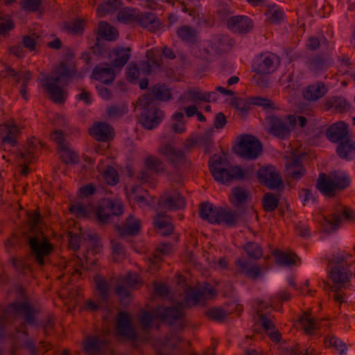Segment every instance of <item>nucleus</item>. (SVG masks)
<instances>
[{
	"instance_id": "338daca9",
	"label": "nucleus",
	"mask_w": 355,
	"mask_h": 355,
	"mask_svg": "<svg viewBox=\"0 0 355 355\" xmlns=\"http://www.w3.org/2000/svg\"><path fill=\"white\" fill-rule=\"evenodd\" d=\"M329 104L339 112L347 110L349 105L348 102L342 97H334L329 101Z\"/></svg>"
},
{
	"instance_id": "aec40b11",
	"label": "nucleus",
	"mask_w": 355,
	"mask_h": 355,
	"mask_svg": "<svg viewBox=\"0 0 355 355\" xmlns=\"http://www.w3.org/2000/svg\"><path fill=\"white\" fill-rule=\"evenodd\" d=\"M29 245L37 263L40 266H43L45 263V258L50 254L53 250V245L46 238L33 237L29 241Z\"/></svg>"
},
{
	"instance_id": "1a4fd4ad",
	"label": "nucleus",
	"mask_w": 355,
	"mask_h": 355,
	"mask_svg": "<svg viewBox=\"0 0 355 355\" xmlns=\"http://www.w3.org/2000/svg\"><path fill=\"white\" fill-rule=\"evenodd\" d=\"M137 105L142 110L140 121L142 125L148 130L156 128L164 119V112L157 105L153 98L149 94L141 96Z\"/></svg>"
},
{
	"instance_id": "de8ad7c7",
	"label": "nucleus",
	"mask_w": 355,
	"mask_h": 355,
	"mask_svg": "<svg viewBox=\"0 0 355 355\" xmlns=\"http://www.w3.org/2000/svg\"><path fill=\"white\" fill-rule=\"evenodd\" d=\"M324 344L327 347H332L341 354H345L347 351L346 344L334 335H327L324 339Z\"/></svg>"
},
{
	"instance_id": "ddd939ff",
	"label": "nucleus",
	"mask_w": 355,
	"mask_h": 355,
	"mask_svg": "<svg viewBox=\"0 0 355 355\" xmlns=\"http://www.w3.org/2000/svg\"><path fill=\"white\" fill-rule=\"evenodd\" d=\"M96 289L98 292L96 301L87 300L84 305V309L86 311H96L103 309L108 300L111 283L104 277L96 275L94 277Z\"/></svg>"
},
{
	"instance_id": "ea45409f",
	"label": "nucleus",
	"mask_w": 355,
	"mask_h": 355,
	"mask_svg": "<svg viewBox=\"0 0 355 355\" xmlns=\"http://www.w3.org/2000/svg\"><path fill=\"white\" fill-rule=\"evenodd\" d=\"M161 151L174 166H178L184 162L183 152L175 148L170 144H166L162 148Z\"/></svg>"
},
{
	"instance_id": "f03ea898",
	"label": "nucleus",
	"mask_w": 355,
	"mask_h": 355,
	"mask_svg": "<svg viewBox=\"0 0 355 355\" xmlns=\"http://www.w3.org/2000/svg\"><path fill=\"white\" fill-rule=\"evenodd\" d=\"M69 246L76 251L80 247L81 241H85L89 245V248L85 255V260H82L78 256H73L69 261H63V276L69 279L70 284L79 278L83 269L92 270L97 266V259L91 256L101 252L102 245L96 233L90 230H83L80 228L79 233L69 232Z\"/></svg>"
},
{
	"instance_id": "4be33fe9",
	"label": "nucleus",
	"mask_w": 355,
	"mask_h": 355,
	"mask_svg": "<svg viewBox=\"0 0 355 355\" xmlns=\"http://www.w3.org/2000/svg\"><path fill=\"white\" fill-rule=\"evenodd\" d=\"M116 334L128 339L135 340L137 334L129 313L120 312L116 318Z\"/></svg>"
},
{
	"instance_id": "bb28decb",
	"label": "nucleus",
	"mask_w": 355,
	"mask_h": 355,
	"mask_svg": "<svg viewBox=\"0 0 355 355\" xmlns=\"http://www.w3.org/2000/svg\"><path fill=\"white\" fill-rule=\"evenodd\" d=\"M251 105L262 107L264 109H270L272 107V103L270 100L261 97H252L247 101L243 99H237L235 101V106L238 110L245 112L250 109Z\"/></svg>"
},
{
	"instance_id": "39448f33",
	"label": "nucleus",
	"mask_w": 355,
	"mask_h": 355,
	"mask_svg": "<svg viewBox=\"0 0 355 355\" xmlns=\"http://www.w3.org/2000/svg\"><path fill=\"white\" fill-rule=\"evenodd\" d=\"M209 167L214 180L220 183H225L232 180H243L250 176L251 168H241L239 166L230 165L226 159L218 155H213L209 160Z\"/></svg>"
},
{
	"instance_id": "f3484780",
	"label": "nucleus",
	"mask_w": 355,
	"mask_h": 355,
	"mask_svg": "<svg viewBox=\"0 0 355 355\" xmlns=\"http://www.w3.org/2000/svg\"><path fill=\"white\" fill-rule=\"evenodd\" d=\"M141 285L140 277L135 272H128L125 276H121L118 279L115 292L121 299H128L130 295V288H137Z\"/></svg>"
},
{
	"instance_id": "9b49d317",
	"label": "nucleus",
	"mask_w": 355,
	"mask_h": 355,
	"mask_svg": "<svg viewBox=\"0 0 355 355\" xmlns=\"http://www.w3.org/2000/svg\"><path fill=\"white\" fill-rule=\"evenodd\" d=\"M278 64V58L273 53H265L257 56L252 66L256 73L253 79L257 85L266 87L270 80L268 75L276 70Z\"/></svg>"
},
{
	"instance_id": "c9c22d12",
	"label": "nucleus",
	"mask_w": 355,
	"mask_h": 355,
	"mask_svg": "<svg viewBox=\"0 0 355 355\" xmlns=\"http://www.w3.org/2000/svg\"><path fill=\"white\" fill-rule=\"evenodd\" d=\"M154 224L157 232L163 236H167L173 231L171 218L164 214L158 213L154 218Z\"/></svg>"
},
{
	"instance_id": "603ef678",
	"label": "nucleus",
	"mask_w": 355,
	"mask_h": 355,
	"mask_svg": "<svg viewBox=\"0 0 355 355\" xmlns=\"http://www.w3.org/2000/svg\"><path fill=\"white\" fill-rule=\"evenodd\" d=\"M59 150L62 160L66 164H75L78 161V155L71 148L69 144L65 146Z\"/></svg>"
},
{
	"instance_id": "bf43d9fd",
	"label": "nucleus",
	"mask_w": 355,
	"mask_h": 355,
	"mask_svg": "<svg viewBox=\"0 0 355 355\" xmlns=\"http://www.w3.org/2000/svg\"><path fill=\"white\" fill-rule=\"evenodd\" d=\"M243 249L252 259H258L262 256V250L256 243L249 242L244 245Z\"/></svg>"
},
{
	"instance_id": "8fccbe9b",
	"label": "nucleus",
	"mask_w": 355,
	"mask_h": 355,
	"mask_svg": "<svg viewBox=\"0 0 355 355\" xmlns=\"http://www.w3.org/2000/svg\"><path fill=\"white\" fill-rule=\"evenodd\" d=\"M178 339H166L164 344L161 352L157 355H178L180 346L178 344Z\"/></svg>"
},
{
	"instance_id": "473e14b6",
	"label": "nucleus",
	"mask_w": 355,
	"mask_h": 355,
	"mask_svg": "<svg viewBox=\"0 0 355 355\" xmlns=\"http://www.w3.org/2000/svg\"><path fill=\"white\" fill-rule=\"evenodd\" d=\"M228 28L234 32L244 33L252 28V22L246 16H234L227 22Z\"/></svg>"
},
{
	"instance_id": "4468645a",
	"label": "nucleus",
	"mask_w": 355,
	"mask_h": 355,
	"mask_svg": "<svg viewBox=\"0 0 355 355\" xmlns=\"http://www.w3.org/2000/svg\"><path fill=\"white\" fill-rule=\"evenodd\" d=\"M234 150L236 153L243 158L254 159L260 155L262 146L256 137L245 135L239 139Z\"/></svg>"
},
{
	"instance_id": "20e7f679",
	"label": "nucleus",
	"mask_w": 355,
	"mask_h": 355,
	"mask_svg": "<svg viewBox=\"0 0 355 355\" xmlns=\"http://www.w3.org/2000/svg\"><path fill=\"white\" fill-rule=\"evenodd\" d=\"M291 297V295L288 291L282 290L277 292L274 297L265 300H257L253 305L261 326L273 342H279L281 336L279 331L275 329L270 311L272 309L280 311L281 308L278 306L277 303L286 302Z\"/></svg>"
},
{
	"instance_id": "72a5a7b5",
	"label": "nucleus",
	"mask_w": 355,
	"mask_h": 355,
	"mask_svg": "<svg viewBox=\"0 0 355 355\" xmlns=\"http://www.w3.org/2000/svg\"><path fill=\"white\" fill-rule=\"evenodd\" d=\"M141 220L135 217L130 216L126 220L118 227L119 233L121 236L130 235L134 236L139 233L141 228Z\"/></svg>"
},
{
	"instance_id": "b1692460",
	"label": "nucleus",
	"mask_w": 355,
	"mask_h": 355,
	"mask_svg": "<svg viewBox=\"0 0 355 355\" xmlns=\"http://www.w3.org/2000/svg\"><path fill=\"white\" fill-rule=\"evenodd\" d=\"M19 134L20 128L12 119H9L0 125V137L3 144L15 146Z\"/></svg>"
},
{
	"instance_id": "e2e57ef3",
	"label": "nucleus",
	"mask_w": 355,
	"mask_h": 355,
	"mask_svg": "<svg viewBox=\"0 0 355 355\" xmlns=\"http://www.w3.org/2000/svg\"><path fill=\"white\" fill-rule=\"evenodd\" d=\"M103 178L110 185H115L119 182L117 171L112 166H107L103 173Z\"/></svg>"
},
{
	"instance_id": "a211bd4d",
	"label": "nucleus",
	"mask_w": 355,
	"mask_h": 355,
	"mask_svg": "<svg viewBox=\"0 0 355 355\" xmlns=\"http://www.w3.org/2000/svg\"><path fill=\"white\" fill-rule=\"evenodd\" d=\"M42 144L35 138H31L27 141V144L19 153V158L24 162L21 174L26 175L28 173V164L32 162L40 154Z\"/></svg>"
},
{
	"instance_id": "79ce46f5",
	"label": "nucleus",
	"mask_w": 355,
	"mask_h": 355,
	"mask_svg": "<svg viewBox=\"0 0 355 355\" xmlns=\"http://www.w3.org/2000/svg\"><path fill=\"white\" fill-rule=\"evenodd\" d=\"M98 34L99 37L108 41H114L119 37L116 28L105 21L99 23Z\"/></svg>"
},
{
	"instance_id": "c756f323",
	"label": "nucleus",
	"mask_w": 355,
	"mask_h": 355,
	"mask_svg": "<svg viewBox=\"0 0 355 355\" xmlns=\"http://www.w3.org/2000/svg\"><path fill=\"white\" fill-rule=\"evenodd\" d=\"M92 77L102 83L109 84L114 80L115 72L107 64H99L93 69Z\"/></svg>"
},
{
	"instance_id": "f704fd0d",
	"label": "nucleus",
	"mask_w": 355,
	"mask_h": 355,
	"mask_svg": "<svg viewBox=\"0 0 355 355\" xmlns=\"http://www.w3.org/2000/svg\"><path fill=\"white\" fill-rule=\"evenodd\" d=\"M348 125L340 121L331 125L327 130V137L333 142H338L347 135Z\"/></svg>"
},
{
	"instance_id": "412c9836",
	"label": "nucleus",
	"mask_w": 355,
	"mask_h": 355,
	"mask_svg": "<svg viewBox=\"0 0 355 355\" xmlns=\"http://www.w3.org/2000/svg\"><path fill=\"white\" fill-rule=\"evenodd\" d=\"M304 153H299L297 150L291 153V155L286 157V171L287 175L293 179H300L304 174V168L302 164Z\"/></svg>"
},
{
	"instance_id": "37998d69",
	"label": "nucleus",
	"mask_w": 355,
	"mask_h": 355,
	"mask_svg": "<svg viewBox=\"0 0 355 355\" xmlns=\"http://www.w3.org/2000/svg\"><path fill=\"white\" fill-rule=\"evenodd\" d=\"M121 5V0H108L100 4L96 9V14L99 17L112 13L116 10Z\"/></svg>"
},
{
	"instance_id": "13d9d810",
	"label": "nucleus",
	"mask_w": 355,
	"mask_h": 355,
	"mask_svg": "<svg viewBox=\"0 0 355 355\" xmlns=\"http://www.w3.org/2000/svg\"><path fill=\"white\" fill-rule=\"evenodd\" d=\"M84 26L85 21L77 19L72 21L65 22L64 24L63 28L69 33L77 34L83 32Z\"/></svg>"
},
{
	"instance_id": "cd10ccee",
	"label": "nucleus",
	"mask_w": 355,
	"mask_h": 355,
	"mask_svg": "<svg viewBox=\"0 0 355 355\" xmlns=\"http://www.w3.org/2000/svg\"><path fill=\"white\" fill-rule=\"evenodd\" d=\"M89 134L96 140L106 141L114 137L113 129L106 123H95L89 130Z\"/></svg>"
},
{
	"instance_id": "423d86ee",
	"label": "nucleus",
	"mask_w": 355,
	"mask_h": 355,
	"mask_svg": "<svg viewBox=\"0 0 355 355\" xmlns=\"http://www.w3.org/2000/svg\"><path fill=\"white\" fill-rule=\"evenodd\" d=\"M306 119L304 116L295 114L286 115L284 117L268 116L264 126L266 130L275 137L284 139L289 135L292 128L297 125L304 127Z\"/></svg>"
},
{
	"instance_id": "c03bdc74",
	"label": "nucleus",
	"mask_w": 355,
	"mask_h": 355,
	"mask_svg": "<svg viewBox=\"0 0 355 355\" xmlns=\"http://www.w3.org/2000/svg\"><path fill=\"white\" fill-rule=\"evenodd\" d=\"M152 93L155 99L168 101L173 98L171 89L165 85L157 84L153 86Z\"/></svg>"
},
{
	"instance_id": "e433bc0d",
	"label": "nucleus",
	"mask_w": 355,
	"mask_h": 355,
	"mask_svg": "<svg viewBox=\"0 0 355 355\" xmlns=\"http://www.w3.org/2000/svg\"><path fill=\"white\" fill-rule=\"evenodd\" d=\"M236 265L238 270L248 277L257 278L261 275L260 268L245 258L238 259Z\"/></svg>"
},
{
	"instance_id": "680f3d73",
	"label": "nucleus",
	"mask_w": 355,
	"mask_h": 355,
	"mask_svg": "<svg viewBox=\"0 0 355 355\" xmlns=\"http://www.w3.org/2000/svg\"><path fill=\"white\" fill-rule=\"evenodd\" d=\"M148 169L157 173L164 171L163 163L157 157L150 156L145 161Z\"/></svg>"
},
{
	"instance_id": "6e6d98bb",
	"label": "nucleus",
	"mask_w": 355,
	"mask_h": 355,
	"mask_svg": "<svg viewBox=\"0 0 355 355\" xmlns=\"http://www.w3.org/2000/svg\"><path fill=\"white\" fill-rule=\"evenodd\" d=\"M247 198L248 194L245 189L241 187H236L232 189L230 200L234 205L239 206L244 203Z\"/></svg>"
},
{
	"instance_id": "0e129e2a",
	"label": "nucleus",
	"mask_w": 355,
	"mask_h": 355,
	"mask_svg": "<svg viewBox=\"0 0 355 355\" xmlns=\"http://www.w3.org/2000/svg\"><path fill=\"white\" fill-rule=\"evenodd\" d=\"M78 295L77 291L73 290V288H64L60 293V296L64 300H66L64 302L66 304H70V305L75 306L76 303V295Z\"/></svg>"
},
{
	"instance_id": "052dcab7",
	"label": "nucleus",
	"mask_w": 355,
	"mask_h": 355,
	"mask_svg": "<svg viewBox=\"0 0 355 355\" xmlns=\"http://www.w3.org/2000/svg\"><path fill=\"white\" fill-rule=\"evenodd\" d=\"M266 15L270 22L276 24L283 19L284 12L278 7L272 6L267 10Z\"/></svg>"
},
{
	"instance_id": "69168bd1",
	"label": "nucleus",
	"mask_w": 355,
	"mask_h": 355,
	"mask_svg": "<svg viewBox=\"0 0 355 355\" xmlns=\"http://www.w3.org/2000/svg\"><path fill=\"white\" fill-rule=\"evenodd\" d=\"M213 132L214 130L211 128L205 132L203 135L197 136L199 146L205 147L206 150H208L212 142L211 137Z\"/></svg>"
},
{
	"instance_id": "6ab92c4d",
	"label": "nucleus",
	"mask_w": 355,
	"mask_h": 355,
	"mask_svg": "<svg viewBox=\"0 0 355 355\" xmlns=\"http://www.w3.org/2000/svg\"><path fill=\"white\" fill-rule=\"evenodd\" d=\"M259 181L269 189H277L283 184L278 171L272 166L260 168L257 172Z\"/></svg>"
},
{
	"instance_id": "5701e85b",
	"label": "nucleus",
	"mask_w": 355,
	"mask_h": 355,
	"mask_svg": "<svg viewBox=\"0 0 355 355\" xmlns=\"http://www.w3.org/2000/svg\"><path fill=\"white\" fill-rule=\"evenodd\" d=\"M300 324L304 331L309 335L321 336L322 329L329 323L326 320L316 321L309 313H304L300 318Z\"/></svg>"
},
{
	"instance_id": "dca6fc26",
	"label": "nucleus",
	"mask_w": 355,
	"mask_h": 355,
	"mask_svg": "<svg viewBox=\"0 0 355 355\" xmlns=\"http://www.w3.org/2000/svg\"><path fill=\"white\" fill-rule=\"evenodd\" d=\"M218 99L216 92H206L198 87H191L184 91L178 98V102L182 105L214 102Z\"/></svg>"
},
{
	"instance_id": "a878e982",
	"label": "nucleus",
	"mask_w": 355,
	"mask_h": 355,
	"mask_svg": "<svg viewBox=\"0 0 355 355\" xmlns=\"http://www.w3.org/2000/svg\"><path fill=\"white\" fill-rule=\"evenodd\" d=\"M159 204L170 210L183 208L185 202L183 198L176 191L165 193L159 201Z\"/></svg>"
},
{
	"instance_id": "c85d7f7f",
	"label": "nucleus",
	"mask_w": 355,
	"mask_h": 355,
	"mask_svg": "<svg viewBox=\"0 0 355 355\" xmlns=\"http://www.w3.org/2000/svg\"><path fill=\"white\" fill-rule=\"evenodd\" d=\"M273 256L279 265L289 267L300 264V259L291 250H275Z\"/></svg>"
},
{
	"instance_id": "f257e3e1",
	"label": "nucleus",
	"mask_w": 355,
	"mask_h": 355,
	"mask_svg": "<svg viewBox=\"0 0 355 355\" xmlns=\"http://www.w3.org/2000/svg\"><path fill=\"white\" fill-rule=\"evenodd\" d=\"M217 291L210 284L204 283L185 291L184 295L179 302L178 306H159L153 311V314L143 311L139 316L140 327L144 330L148 329L154 318L168 324H173L183 315V308L195 305H204L207 300L216 296Z\"/></svg>"
},
{
	"instance_id": "49530a36",
	"label": "nucleus",
	"mask_w": 355,
	"mask_h": 355,
	"mask_svg": "<svg viewBox=\"0 0 355 355\" xmlns=\"http://www.w3.org/2000/svg\"><path fill=\"white\" fill-rule=\"evenodd\" d=\"M9 75L15 77L17 82H21V88L19 89L20 93L24 98H27V93L26 87L31 78V74L29 71L25 73H17L13 69L9 70Z\"/></svg>"
},
{
	"instance_id": "4c0bfd02",
	"label": "nucleus",
	"mask_w": 355,
	"mask_h": 355,
	"mask_svg": "<svg viewBox=\"0 0 355 355\" xmlns=\"http://www.w3.org/2000/svg\"><path fill=\"white\" fill-rule=\"evenodd\" d=\"M148 62H142L140 63L141 71L144 75H148L154 68L160 66L159 53L155 50H149L146 52Z\"/></svg>"
},
{
	"instance_id": "5fc2aeb1",
	"label": "nucleus",
	"mask_w": 355,
	"mask_h": 355,
	"mask_svg": "<svg viewBox=\"0 0 355 355\" xmlns=\"http://www.w3.org/2000/svg\"><path fill=\"white\" fill-rule=\"evenodd\" d=\"M174 121L172 124V130L176 133H182L186 130V121L184 115L182 112H175L173 115Z\"/></svg>"
},
{
	"instance_id": "4d7b16f0",
	"label": "nucleus",
	"mask_w": 355,
	"mask_h": 355,
	"mask_svg": "<svg viewBox=\"0 0 355 355\" xmlns=\"http://www.w3.org/2000/svg\"><path fill=\"white\" fill-rule=\"evenodd\" d=\"M279 205V199L276 195L267 193L263 198V205L266 211H271L275 210Z\"/></svg>"
},
{
	"instance_id": "a18cd8bd",
	"label": "nucleus",
	"mask_w": 355,
	"mask_h": 355,
	"mask_svg": "<svg viewBox=\"0 0 355 355\" xmlns=\"http://www.w3.org/2000/svg\"><path fill=\"white\" fill-rule=\"evenodd\" d=\"M337 153L343 159H351L355 153V143L351 141L341 142L337 148Z\"/></svg>"
},
{
	"instance_id": "f8f14e48",
	"label": "nucleus",
	"mask_w": 355,
	"mask_h": 355,
	"mask_svg": "<svg viewBox=\"0 0 355 355\" xmlns=\"http://www.w3.org/2000/svg\"><path fill=\"white\" fill-rule=\"evenodd\" d=\"M349 184L348 175L343 171H336L329 175L321 173L318 178L317 188L324 196H331L335 192L347 187Z\"/></svg>"
},
{
	"instance_id": "9d476101",
	"label": "nucleus",
	"mask_w": 355,
	"mask_h": 355,
	"mask_svg": "<svg viewBox=\"0 0 355 355\" xmlns=\"http://www.w3.org/2000/svg\"><path fill=\"white\" fill-rule=\"evenodd\" d=\"M200 216L203 220L212 224H226L232 226L236 223L238 215L229 208L216 207L209 202H205L200 207Z\"/></svg>"
},
{
	"instance_id": "393cba45",
	"label": "nucleus",
	"mask_w": 355,
	"mask_h": 355,
	"mask_svg": "<svg viewBox=\"0 0 355 355\" xmlns=\"http://www.w3.org/2000/svg\"><path fill=\"white\" fill-rule=\"evenodd\" d=\"M126 196L130 203L137 204L140 207L150 205V196L140 185L131 186L126 189Z\"/></svg>"
},
{
	"instance_id": "3c124183",
	"label": "nucleus",
	"mask_w": 355,
	"mask_h": 355,
	"mask_svg": "<svg viewBox=\"0 0 355 355\" xmlns=\"http://www.w3.org/2000/svg\"><path fill=\"white\" fill-rule=\"evenodd\" d=\"M177 35L182 40L187 43H193L196 40V30L187 26L179 28Z\"/></svg>"
},
{
	"instance_id": "864d4df0",
	"label": "nucleus",
	"mask_w": 355,
	"mask_h": 355,
	"mask_svg": "<svg viewBox=\"0 0 355 355\" xmlns=\"http://www.w3.org/2000/svg\"><path fill=\"white\" fill-rule=\"evenodd\" d=\"M137 15L138 10L126 8L118 13V19L124 24H130L136 21Z\"/></svg>"
},
{
	"instance_id": "774afa93",
	"label": "nucleus",
	"mask_w": 355,
	"mask_h": 355,
	"mask_svg": "<svg viewBox=\"0 0 355 355\" xmlns=\"http://www.w3.org/2000/svg\"><path fill=\"white\" fill-rule=\"evenodd\" d=\"M27 336L26 327L24 323L21 324L20 327L16 330L15 333L10 336L11 339L13 340L15 343L17 345H21V340H23Z\"/></svg>"
},
{
	"instance_id": "6e6552de",
	"label": "nucleus",
	"mask_w": 355,
	"mask_h": 355,
	"mask_svg": "<svg viewBox=\"0 0 355 355\" xmlns=\"http://www.w3.org/2000/svg\"><path fill=\"white\" fill-rule=\"evenodd\" d=\"M35 311L26 297L21 302H15L9 305L0 317V329L3 331L7 322L23 316L28 324H34Z\"/></svg>"
},
{
	"instance_id": "2eb2a0df",
	"label": "nucleus",
	"mask_w": 355,
	"mask_h": 355,
	"mask_svg": "<svg viewBox=\"0 0 355 355\" xmlns=\"http://www.w3.org/2000/svg\"><path fill=\"white\" fill-rule=\"evenodd\" d=\"M123 212V205L119 199L104 198L99 202L96 209L97 218L106 223L112 215L119 216Z\"/></svg>"
},
{
	"instance_id": "2f4dec72",
	"label": "nucleus",
	"mask_w": 355,
	"mask_h": 355,
	"mask_svg": "<svg viewBox=\"0 0 355 355\" xmlns=\"http://www.w3.org/2000/svg\"><path fill=\"white\" fill-rule=\"evenodd\" d=\"M136 21L147 28L151 32H155L160 29L161 23L156 16L151 12H141L138 11L137 19Z\"/></svg>"
},
{
	"instance_id": "a19ab883",
	"label": "nucleus",
	"mask_w": 355,
	"mask_h": 355,
	"mask_svg": "<svg viewBox=\"0 0 355 355\" xmlns=\"http://www.w3.org/2000/svg\"><path fill=\"white\" fill-rule=\"evenodd\" d=\"M327 92L322 83L309 85L304 92V96L307 100L314 101L322 97Z\"/></svg>"
},
{
	"instance_id": "0eeeda50",
	"label": "nucleus",
	"mask_w": 355,
	"mask_h": 355,
	"mask_svg": "<svg viewBox=\"0 0 355 355\" xmlns=\"http://www.w3.org/2000/svg\"><path fill=\"white\" fill-rule=\"evenodd\" d=\"M314 220L321 226L324 232H331L337 230L344 221L355 220V212L338 204L335 206L329 217L317 214L314 216Z\"/></svg>"
},
{
	"instance_id": "7ed1b4c3",
	"label": "nucleus",
	"mask_w": 355,
	"mask_h": 355,
	"mask_svg": "<svg viewBox=\"0 0 355 355\" xmlns=\"http://www.w3.org/2000/svg\"><path fill=\"white\" fill-rule=\"evenodd\" d=\"M75 64L72 61L61 62L52 72L42 80V86L49 94L50 98L56 103H62L66 93L62 86L67 85L74 77Z\"/></svg>"
},
{
	"instance_id": "7c9ffc66",
	"label": "nucleus",
	"mask_w": 355,
	"mask_h": 355,
	"mask_svg": "<svg viewBox=\"0 0 355 355\" xmlns=\"http://www.w3.org/2000/svg\"><path fill=\"white\" fill-rule=\"evenodd\" d=\"M130 55V48L117 47L110 53L109 59L113 67L121 68L128 61Z\"/></svg>"
},
{
	"instance_id": "58836bf2",
	"label": "nucleus",
	"mask_w": 355,
	"mask_h": 355,
	"mask_svg": "<svg viewBox=\"0 0 355 355\" xmlns=\"http://www.w3.org/2000/svg\"><path fill=\"white\" fill-rule=\"evenodd\" d=\"M94 210L92 204L83 200L73 203L69 209L70 212L77 218H89Z\"/></svg>"
},
{
	"instance_id": "09e8293b",
	"label": "nucleus",
	"mask_w": 355,
	"mask_h": 355,
	"mask_svg": "<svg viewBox=\"0 0 355 355\" xmlns=\"http://www.w3.org/2000/svg\"><path fill=\"white\" fill-rule=\"evenodd\" d=\"M203 46L205 47L204 50L202 51H199V52L196 50V47L193 48L192 51L196 57L208 59L209 55H214L221 51V49L218 46L212 43L210 44L209 42L204 43Z\"/></svg>"
}]
</instances>
